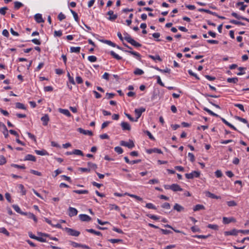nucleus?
Here are the masks:
<instances>
[{
	"label": "nucleus",
	"instance_id": "f257e3e1",
	"mask_svg": "<svg viewBox=\"0 0 249 249\" xmlns=\"http://www.w3.org/2000/svg\"><path fill=\"white\" fill-rule=\"evenodd\" d=\"M203 110H205V111H206L207 112H208L209 114L213 116H214V117H219L221 118V120L222 121V122L225 124H226L227 125L229 126L230 127H231V128L233 129V130H237V129L235 127H234L232 124H231L229 123L228 121H227L225 119L222 118V117H220L218 115H217V114L214 113L212 111H211L210 109H208V108L206 107H204L203 108Z\"/></svg>",
	"mask_w": 249,
	"mask_h": 249
},
{
	"label": "nucleus",
	"instance_id": "f03ea898",
	"mask_svg": "<svg viewBox=\"0 0 249 249\" xmlns=\"http://www.w3.org/2000/svg\"><path fill=\"white\" fill-rule=\"evenodd\" d=\"M125 40H126L128 43H130L132 45L135 47H140L142 45L136 41L134 39L132 38L130 35L126 34V36L124 37Z\"/></svg>",
	"mask_w": 249,
	"mask_h": 249
},
{
	"label": "nucleus",
	"instance_id": "7ed1b4c3",
	"mask_svg": "<svg viewBox=\"0 0 249 249\" xmlns=\"http://www.w3.org/2000/svg\"><path fill=\"white\" fill-rule=\"evenodd\" d=\"M64 230L70 235L71 236H76V237H77L80 234V232L79 231H76V230H74L72 229H71V228H65L64 229Z\"/></svg>",
	"mask_w": 249,
	"mask_h": 249
},
{
	"label": "nucleus",
	"instance_id": "20e7f679",
	"mask_svg": "<svg viewBox=\"0 0 249 249\" xmlns=\"http://www.w3.org/2000/svg\"><path fill=\"white\" fill-rule=\"evenodd\" d=\"M200 175V172L194 171L191 173H187L185 175V177L188 179H193L194 178H198Z\"/></svg>",
	"mask_w": 249,
	"mask_h": 249
},
{
	"label": "nucleus",
	"instance_id": "39448f33",
	"mask_svg": "<svg viewBox=\"0 0 249 249\" xmlns=\"http://www.w3.org/2000/svg\"><path fill=\"white\" fill-rule=\"evenodd\" d=\"M120 145L124 146H126L129 149H131L134 147L135 145L133 141L129 140V142H126L124 141L120 142Z\"/></svg>",
	"mask_w": 249,
	"mask_h": 249
},
{
	"label": "nucleus",
	"instance_id": "423d86ee",
	"mask_svg": "<svg viewBox=\"0 0 249 249\" xmlns=\"http://www.w3.org/2000/svg\"><path fill=\"white\" fill-rule=\"evenodd\" d=\"M239 233V230H236L235 229H233L230 231H224V234L225 236L228 235H237L238 233Z\"/></svg>",
	"mask_w": 249,
	"mask_h": 249
},
{
	"label": "nucleus",
	"instance_id": "0eeeda50",
	"mask_svg": "<svg viewBox=\"0 0 249 249\" xmlns=\"http://www.w3.org/2000/svg\"><path fill=\"white\" fill-rule=\"evenodd\" d=\"M145 111V109L143 107H141L140 108L135 109V113L137 115V117L136 119L138 121V119L141 117L142 112Z\"/></svg>",
	"mask_w": 249,
	"mask_h": 249
},
{
	"label": "nucleus",
	"instance_id": "6e6552de",
	"mask_svg": "<svg viewBox=\"0 0 249 249\" xmlns=\"http://www.w3.org/2000/svg\"><path fill=\"white\" fill-rule=\"evenodd\" d=\"M69 211V215L70 217H72L75 215H76L78 213L77 210L74 208L70 207L68 209Z\"/></svg>",
	"mask_w": 249,
	"mask_h": 249
},
{
	"label": "nucleus",
	"instance_id": "1a4fd4ad",
	"mask_svg": "<svg viewBox=\"0 0 249 249\" xmlns=\"http://www.w3.org/2000/svg\"><path fill=\"white\" fill-rule=\"evenodd\" d=\"M204 193L206 196L210 197L211 198L217 199L221 198V197L220 196H216L209 191H205Z\"/></svg>",
	"mask_w": 249,
	"mask_h": 249
},
{
	"label": "nucleus",
	"instance_id": "9d476101",
	"mask_svg": "<svg viewBox=\"0 0 249 249\" xmlns=\"http://www.w3.org/2000/svg\"><path fill=\"white\" fill-rule=\"evenodd\" d=\"M79 217L82 221H89L91 219L90 216L85 214H79Z\"/></svg>",
	"mask_w": 249,
	"mask_h": 249
},
{
	"label": "nucleus",
	"instance_id": "9b49d317",
	"mask_svg": "<svg viewBox=\"0 0 249 249\" xmlns=\"http://www.w3.org/2000/svg\"><path fill=\"white\" fill-rule=\"evenodd\" d=\"M77 130L80 133L86 135L92 136L93 135V133L92 132V131L89 130H86L82 128H78Z\"/></svg>",
	"mask_w": 249,
	"mask_h": 249
},
{
	"label": "nucleus",
	"instance_id": "f8f14e48",
	"mask_svg": "<svg viewBox=\"0 0 249 249\" xmlns=\"http://www.w3.org/2000/svg\"><path fill=\"white\" fill-rule=\"evenodd\" d=\"M121 125L123 130H128L129 131L131 129V127L129 124L125 122H122L121 124Z\"/></svg>",
	"mask_w": 249,
	"mask_h": 249
},
{
	"label": "nucleus",
	"instance_id": "ddd939ff",
	"mask_svg": "<svg viewBox=\"0 0 249 249\" xmlns=\"http://www.w3.org/2000/svg\"><path fill=\"white\" fill-rule=\"evenodd\" d=\"M49 120V117L48 114H45L41 118V120L43 122V125L45 126L48 124Z\"/></svg>",
	"mask_w": 249,
	"mask_h": 249
},
{
	"label": "nucleus",
	"instance_id": "4468645a",
	"mask_svg": "<svg viewBox=\"0 0 249 249\" xmlns=\"http://www.w3.org/2000/svg\"><path fill=\"white\" fill-rule=\"evenodd\" d=\"M171 190L174 192L182 191L183 189L177 184L171 185Z\"/></svg>",
	"mask_w": 249,
	"mask_h": 249
},
{
	"label": "nucleus",
	"instance_id": "2eb2a0df",
	"mask_svg": "<svg viewBox=\"0 0 249 249\" xmlns=\"http://www.w3.org/2000/svg\"><path fill=\"white\" fill-rule=\"evenodd\" d=\"M58 111L60 113H62L68 117H70L71 116V113L68 109L59 108H58Z\"/></svg>",
	"mask_w": 249,
	"mask_h": 249
},
{
	"label": "nucleus",
	"instance_id": "dca6fc26",
	"mask_svg": "<svg viewBox=\"0 0 249 249\" xmlns=\"http://www.w3.org/2000/svg\"><path fill=\"white\" fill-rule=\"evenodd\" d=\"M124 52L134 55L139 60H141V55L138 53L132 51H124Z\"/></svg>",
	"mask_w": 249,
	"mask_h": 249
},
{
	"label": "nucleus",
	"instance_id": "f3484780",
	"mask_svg": "<svg viewBox=\"0 0 249 249\" xmlns=\"http://www.w3.org/2000/svg\"><path fill=\"white\" fill-rule=\"evenodd\" d=\"M174 210H176L178 212H180L184 211V208L182 206L179 205L178 203H176L173 207Z\"/></svg>",
	"mask_w": 249,
	"mask_h": 249
},
{
	"label": "nucleus",
	"instance_id": "a211bd4d",
	"mask_svg": "<svg viewBox=\"0 0 249 249\" xmlns=\"http://www.w3.org/2000/svg\"><path fill=\"white\" fill-rule=\"evenodd\" d=\"M124 195H126V196H130L131 197L134 198L136 200L140 201H143V199H142V197H141L139 196H138L137 195H135L130 194L128 193H124Z\"/></svg>",
	"mask_w": 249,
	"mask_h": 249
},
{
	"label": "nucleus",
	"instance_id": "6ab92c4d",
	"mask_svg": "<svg viewBox=\"0 0 249 249\" xmlns=\"http://www.w3.org/2000/svg\"><path fill=\"white\" fill-rule=\"evenodd\" d=\"M237 19L234 20L232 19L230 20V22L231 23H233L236 25H245V24L241 21H240V19H238V18H236Z\"/></svg>",
	"mask_w": 249,
	"mask_h": 249
},
{
	"label": "nucleus",
	"instance_id": "aec40b11",
	"mask_svg": "<svg viewBox=\"0 0 249 249\" xmlns=\"http://www.w3.org/2000/svg\"><path fill=\"white\" fill-rule=\"evenodd\" d=\"M25 160H30L33 161H36V158L35 156L31 155V154H28L25 157Z\"/></svg>",
	"mask_w": 249,
	"mask_h": 249
},
{
	"label": "nucleus",
	"instance_id": "412c9836",
	"mask_svg": "<svg viewBox=\"0 0 249 249\" xmlns=\"http://www.w3.org/2000/svg\"><path fill=\"white\" fill-rule=\"evenodd\" d=\"M35 151V153L38 155L44 156V155H49V153L47 152V151H46L45 150H36Z\"/></svg>",
	"mask_w": 249,
	"mask_h": 249
},
{
	"label": "nucleus",
	"instance_id": "4be33fe9",
	"mask_svg": "<svg viewBox=\"0 0 249 249\" xmlns=\"http://www.w3.org/2000/svg\"><path fill=\"white\" fill-rule=\"evenodd\" d=\"M236 6L241 10H244L247 5L244 4L243 2H238L236 3Z\"/></svg>",
	"mask_w": 249,
	"mask_h": 249
},
{
	"label": "nucleus",
	"instance_id": "5701e85b",
	"mask_svg": "<svg viewBox=\"0 0 249 249\" xmlns=\"http://www.w3.org/2000/svg\"><path fill=\"white\" fill-rule=\"evenodd\" d=\"M205 207L204 205L201 204H197L193 208L194 211H197L201 210H204Z\"/></svg>",
	"mask_w": 249,
	"mask_h": 249
},
{
	"label": "nucleus",
	"instance_id": "b1692460",
	"mask_svg": "<svg viewBox=\"0 0 249 249\" xmlns=\"http://www.w3.org/2000/svg\"><path fill=\"white\" fill-rule=\"evenodd\" d=\"M27 217L30 219H33V220L35 222V223H37V219L36 217V215L33 213H28Z\"/></svg>",
	"mask_w": 249,
	"mask_h": 249
},
{
	"label": "nucleus",
	"instance_id": "393cba45",
	"mask_svg": "<svg viewBox=\"0 0 249 249\" xmlns=\"http://www.w3.org/2000/svg\"><path fill=\"white\" fill-rule=\"evenodd\" d=\"M81 48L80 47H71L70 48V51L71 53H79L80 52Z\"/></svg>",
	"mask_w": 249,
	"mask_h": 249
},
{
	"label": "nucleus",
	"instance_id": "a878e982",
	"mask_svg": "<svg viewBox=\"0 0 249 249\" xmlns=\"http://www.w3.org/2000/svg\"><path fill=\"white\" fill-rule=\"evenodd\" d=\"M234 221V219L231 218H228L227 217H224L223 218V222L224 224H229L232 221Z\"/></svg>",
	"mask_w": 249,
	"mask_h": 249
},
{
	"label": "nucleus",
	"instance_id": "bb28decb",
	"mask_svg": "<svg viewBox=\"0 0 249 249\" xmlns=\"http://www.w3.org/2000/svg\"><path fill=\"white\" fill-rule=\"evenodd\" d=\"M110 54L114 58H115L117 60H121L122 59V57L119 56L118 54H116L114 51H111L110 52Z\"/></svg>",
	"mask_w": 249,
	"mask_h": 249
},
{
	"label": "nucleus",
	"instance_id": "cd10ccee",
	"mask_svg": "<svg viewBox=\"0 0 249 249\" xmlns=\"http://www.w3.org/2000/svg\"><path fill=\"white\" fill-rule=\"evenodd\" d=\"M73 192L75 193L78 194H88L89 191L87 190H73Z\"/></svg>",
	"mask_w": 249,
	"mask_h": 249
},
{
	"label": "nucleus",
	"instance_id": "c85d7f7f",
	"mask_svg": "<svg viewBox=\"0 0 249 249\" xmlns=\"http://www.w3.org/2000/svg\"><path fill=\"white\" fill-rule=\"evenodd\" d=\"M149 57H150V58H151L152 59H153V60H158L159 61H162V59L160 57V55H156L155 56H154V55H149Z\"/></svg>",
	"mask_w": 249,
	"mask_h": 249
},
{
	"label": "nucleus",
	"instance_id": "c756f323",
	"mask_svg": "<svg viewBox=\"0 0 249 249\" xmlns=\"http://www.w3.org/2000/svg\"><path fill=\"white\" fill-rule=\"evenodd\" d=\"M238 81V79L237 77L228 78L227 82L229 83H236Z\"/></svg>",
	"mask_w": 249,
	"mask_h": 249
},
{
	"label": "nucleus",
	"instance_id": "7c9ffc66",
	"mask_svg": "<svg viewBox=\"0 0 249 249\" xmlns=\"http://www.w3.org/2000/svg\"><path fill=\"white\" fill-rule=\"evenodd\" d=\"M72 153H73L74 155H80V156H84L83 153L82 151L78 149H75L73 151H72Z\"/></svg>",
	"mask_w": 249,
	"mask_h": 249
},
{
	"label": "nucleus",
	"instance_id": "2f4dec72",
	"mask_svg": "<svg viewBox=\"0 0 249 249\" xmlns=\"http://www.w3.org/2000/svg\"><path fill=\"white\" fill-rule=\"evenodd\" d=\"M0 232L4 234L7 236L10 235V233L5 228H0Z\"/></svg>",
	"mask_w": 249,
	"mask_h": 249
},
{
	"label": "nucleus",
	"instance_id": "473e14b6",
	"mask_svg": "<svg viewBox=\"0 0 249 249\" xmlns=\"http://www.w3.org/2000/svg\"><path fill=\"white\" fill-rule=\"evenodd\" d=\"M16 107L18 108L24 109V110L26 109V107H25V106L23 104L20 103H18V102L16 104Z\"/></svg>",
	"mask_w": 249,
	"mask_h": 249
},
{
	"label": "nucleus",
	"instance_id": "72a5a7b5",
	"mask_svg": "<svg viewBox=\"0 0 249 249\" xmlns=\"http://www.w3.org/2000/svg\"><path fill=\"white\" fill-rule=\"evenodd\" d=\"M23 5V4L20 2L15 1L14 2V7L16 9H19L20 7H21Z\"/></svg>",
	"mask_w": 249,
	"mask_h": 249
},
{
	"label": "nucleus",
	"instance_id": "f704fd0d",
	"mask_svg": "<svg viewBox=\"0 0 249 249\" xmlns=\"http://www.w3.org/2000/svg\"><path fill=\"white\" fill-rule=\"evenodd\" d=\"M6 160L3 155H0V165H2L5 164Z\"/></svg>",
	"mask_w": 249,
	"mask_h": 249
},
{
	"label": "nucleus",
	"instance_id": "c9c22d12",
	"mask_svg": "<svg viewBox=\"0 0 249 249\" xmlns=\"http://www.w3.org/2000/svg\"><path fill=\"white\" fill-rule=\"evenodd\" d=\"M144 73L143 71L139 68H137L134 71L135 75H142Z\"/></svg>",
	"mask_w": 249,
	"mask_h": 249
},
{
	"label": "nucleus",
	"instance_id": "e433bc0d",
	"mask_svg": "<svg viewBox=\"0 0 249 249\" xmlns=\"http://www.w3.org/2000/svg\"><path fill=\"white\" fill-rule=\"evenodd\" d=\"M11 166L12 167H15V168H19V169H24L26 168L24 165H18V164H14V163L12 164L11 165Z\"/></svg>",
	"mask_w": 249,
	"mask_h": 249
},
{
	"label": "nucleus",
	"instance_id": "4c0bfd02",
	"mask_svg": "<svg viewBox=\"0 0 249 249\" xmlns=\"http://www.w3.org/2000/svg\"><path fill=\"white\" fill-rule=\"evenodd\" d=\"M145 207L147 208L148 209H154L156 210L157 208L155 205H154L152 203H147L145 205Z\"/></svg>",
	"mask_w": 249,
	"mask_h": 249
},
{
	"label": "nucleus",
	"instance_id": "58836bf2",
	"mask_svg": "<svg viewBox=\"0 0 249 249\" xmlns=\"http://www.w3.org/2000/svg\"><path fill=\"white\" fill-rule=\"evenodd\" d=\"M88 165L89 167L90 168H91V169H93L94 170H95L97 168V165L95 163H93L90 162H89L88 163Z\"/></svg>",
	"mask_w": 249,
	"mask_h": 249
},
{
	"label": "nucleus",
	"instance_id": "ea45409f",
	"mask_svg": "<svg viewBox=\"0 0 249 249\" xmlns=\"http://www.w3.org/2000/svg\"><path fill=\"white\" fill-rule=\"evenodd\" d=\"M207 227L208 228L214 230H217L218 228V225L216 224H209Z\"/></svg>",
	"mask_w": 249,
	"mask_h": 249
},
{
	"label": "nucleus",
	"instance_id": "a19ab883",
	"mask_svg": "<svg viewBox=\"0 0 249 249\" xmlns=\"http://www.w3.org/2000/svg\"><path fill=\"white\" fill-rule=\"evenodd\" d=\"M210 235H193V237L195 238H202V239H206L208 237H209Z\"/></svg>",
	"mask_w": 249,
	"mask_h": 249
},
{
	"label": "nucleus",
	"instance_id": "79ce46f5",
	"mask_svg": "<svg viewBox=\"0 0 249 249\" xmlns=\"http://www.w3.org/2000/svg\"><path fill=\"white\" fill-rule=\"evenodd\" d=\"M88 59L89 61L91 62H94L97 60V57L94 55H90L88 56Z\"/></svg>",
	"mask_w": 249,
	"mask_h": 249
},
{
	"label": "nucleus",
	"instance_id": "37998d69",
	"mask_svg": "<svg viewBox=\"0 0 249 249\" xmlns=\"http://www.w3.org/2000/svg\"><path fill=\"white\" fill-rule=\"evenodd\" d=\"M108 241L110 242L113 243V244L123 242L122 239H109Z\"/></svg>",
	"mask_w": 249,
	"mask_h": 249
},
{
	"label": "nucleus",
	"instance_id": "c03bdc74",
	"mask_svg": "<svg viewBox=\"0 0 249 249\" xmlns=\"http://www.w3.org/2000/svg\"><path fill=\"white\" fill-rule=\"evenodd\" d=\"M37 23H42L44 22V20L43 19L42 17H34Z\"/></svg>",
	"mask_w": 249,
	"mask_h": 249
},
{
	"label": "nucleus",
	"instance_id": "a18cd8bd",
	"mask_svg": "<svg viewBox=\"0 0 249 249\" xmlns=\"http://www.w3.org/2000/svg\"><path fill=\"white\" fill-rule=\"evenodd\" d=\"M103 42L112 47H116V44L110 40H105L103 41Z\"/></svg>",
	"mask_w": 249,
	"mask_h": 249
},
{
	"label": "nucleus",
	"instance_id": "49530a36",
	"mask_svg": "<svg viewBox=\"0 0 249 249\" xmlns=\"http://www.w3.org/2000/svg\"><path fill=\"white\" fill-rule=\"evenodd\" d=\"M114 150L116 152H117V153H118L119 154H122L123 152V149L121 147H119V146L115 147L114 148Z\"/></svg>",
	"mask_w": 249,
	"mask_h": 249
},
{
	"label": "nucleus",
	"instance_id": "de8ad7c7",
	"mask_svg": "<svg viewBox=\"0 0 249 249\" xmlns=\"http://www.w3.org/2000/svg\"><path fill=\"white\" fill-rule=\"evenodd\" d=\"M18 188L20 190L22 195H25L26 194V191L24 189V186L22 184H19Z\"/></svg>",
	"mask_w": 249,
	"mask_h": 249
},
{
	"label": "nucleus",
	"instance_id": "09e8293b",
	"mask_svg": "<svg viewBox=\"0 0 249 249\" xmlns=\"http://www.w3.org/2000/svg\"><path fill=\"white\" fill-rule=\"evenodd\" d=\"M144 133L146 134L148 137L149 138L152 140H155V138L153 136V135L151 134V133L148 130L144 131Z\"/></svg>",
	"mask_w": 249,
	"mask_h": 249
},
{
	"label": "nucleus",
	"instance_id": "8fccbe9b",
	"mask_svg": "<svg viewBox=\"0 0 249 249\" xmlns=\"http://www.w3.org/2000/svg\"><path fill=\"white\" fill-rule=\"evenodd\" d=\"M12 207L13 209L18 213H21V211L20 209V208L17 205H13Z\"/></svg>",
	"mask_w": 249,
	"mask_h": 249
},
{
	"label": "nucleus",
	"instance_id": "3c124183",
	"mask_svg": "<svg viewBox=\"0 0 249 249\" xmlns=\"http://www.w3.org/2000/svg\"><path fill=\"white\" fill-rule=\"evenodd\" d=\"M236 119L239 121H240V122L244 123V124H248V121L246 119H244V118H241L240 117H239V116H236L235 117Z\"/></svg>",
	"mask_w": 249,
	"mask_h": 249
},
{
	"label": "nucleus",
	"instance_id": "603ef678",
	"mask_svg": "<svg viewBox=\"0 0 249 249\" xmlns=\"http://www.w3.org/2000/svg\"><path fill=\"white\" fill-rule=\"evenodd\" d=\"M109 208L110 210L115 209L117 211L120 210L119 207L115 204H110Z\"/></svg>",
	"mask_w": 249,
	"mask_h": 249
},
{
	"label": "nucleus",
	"instance_id": "864d4df0",
	"mask_svg": "<svg viewBox=\"0 0 249 249\" xmlns=\"http://www.w3.org/2000/svg\"><path fill=\"white\" fill-rule=\"evenodd\" d=\"M161 207L166 209H170L171 206L169 203L165 202L161 205Z\"/></svg>",
	"mask_w": 249,
	"mask_h": 249
},
{
	"label": "nucleus",
	"instance_id": "5fc2aeb1",
	"mask_svg": "<svg viewBox=\"0 0 249 249\" xmlns=\"http://www.w3.org/2000/svg\"><path fill=\"white\" fill-rule=\"evenodd\" d=\"M8 9L6 7H4L0 8V14L4 15L6 14V11Z\"/></svg>",
	"mask_w": 249,
	"mask_h": 249
},
{
	"label": "nucleus",
	"instance_id": "6e6d98bb",
	"mask_svg": "<svg viewBox=\"0 0 249 249\" xmlns=\"http://www.w3.org/2000/svg\"><path fill=\"white\" fill-rule=\"evenodd\" d=\"M227 205L229 207H232V206H236L237 204H236V203L234 201L231 200V201H228L227 202Z\"/></svg>",
	"mask_w": 249,
	"mask_h": 249
},
{
	"label": "nucleus",
	"instance_id": "4d7b16f0",
	"mask_svg": "<svg viewBox=\"0 0 249 249\" xmlns=\"http://www.w3.org/2000/svg\"><path fill=\"white\" fill-rule=\"evenodd\" d=\"M156 78L157 79V83L160 85L161 87H164V84L161 81L160 76H157Z\"/></svg>",
	"mask_w": 249,
	"mask_h": 249
},
{
	"label": "nucleus",
	"instance_id": "13d9d810",
	"mask_svg": "<svg viewBox=\"0 0 249 249\" xmlns=\"http://www.w3.org/2000/svg\"><path fill=\"white\" fill-rule=\"evenodd\" d=\"M147 216L148 217H149L150 218H151L152 219H153V220H157L159 219V217L157 216L156 215H152V214H147Z\"/></svg>",
	"mask_w": 249,
	"mask_h": 249
},
{
	"label": "nucleus",
	"instance_id": "bf43d9fd",
	"mask_svg": "<svg viewBox=\"0 0 249 249\" xmlns=\"http://www.w3.org/2000/svg\"><path fill=\"white\" fill-rule=\"evenodd\" d=\"M188 73L191 76H194L196 79L199 80V77L197 76V75L193 72V71L191 70L188 71Z\"/></svg>",
	"mask_w": 249,
	"mask_h": 249
},
{
	"label": "nucleus",
	"instance_id": "052dcab7",
	"mask_svg": "<svg viewBox=\"0 0 249 249\" xmlns=\"http://www.w3.org/2000/svg\"><path fill=\"white\" fill-rule=\"evenodd\" d=\"M30 173L38 176H41V173L33 169L30 170Z\"/></svg>",
	"mask_w": 249,
	"mask_h": 249
},
{
	"label": "nucleus",
	"instance_id": "680f3d73",
	"mask_svg": "<svg viewBox=\"0 0 249 249\" xmlns=\"http://www.w3.org/2000/svg\"><path fill=\"white\" fill-rule=\"evenodd\" d=\"M215 175L217 178H220L223 175L222 172L219 170H217L215 172Z\"/></svg>",
	"mask_w": 249,
	"mask_h": 249
},
{
	"label": "nucleus",
	"instance_id": "e2e57ef3",
	"mask_svg": "<svg viewBox=\"0 0 249 249\" xmlns=\"http://www.w3.org/2000/svg\"><path fill=\"white\" fill-rule=\"evenodd\" d=\"M188 157L190 158V160L191 162H194L195 160V158L193 153H189Z\"/></svg>",
	"mask_w": 249,
	"mask_h": 249
},
{
	"label": "nucleus",
	"instance_id": "0e129e2a",
	"mask_svg": "<svg viewBox=\"0 0 249 249\" xmlns=\"http://www.w3.org/2000/svg\"><path fill=\"white\" fill-rule=\"evenodd\" d=\"M246 68H244V67H239L238 68V70L240 71V72H238L237 73V74L238 75H243L245 73V72H242V71L243 70H246Z\"/></svg>",
	"mask_w": 249,
	"mask_h": 249
},
{
	"label": "nucleus",
	"instance_id": "69168bd1",
	"mask_svg": "<svg viewBox=\"0 0 249 249\" xmlns=\"http://www.w3.org/2000/svg\"><path fill=\"white\" fill-rule=\"evenodd\" d=\"M234 106L238 107L242 111H245L244 106L242 104H236L234 105Z\"/></svg>",
	"mask_w": 249,
	"mask_h": 249
},
{
	"label": "nucleus",
	"instance_id": "338daca9",
	"mask_svg": "<svg viewBox=\"0 0 249 249\" xmlns=\"http://www.w3.org/2000/svg\"><path fill=\"white\" fill-rule=\"evenodd\" d=\"M62 35V32L59 30V31H55L54 32V36H61Z\"/></svg>",
	"mask_w": 249,
	"mask_h": 249
},
{
	"label": "nucleus",
	"instance_id": "774afa93",
	"mask_svg": "<svg viewBox=\"0 0 249 249\" xmlns=\"http://www.w3.org/2000/svg\"><path fill=\"white\" fill-rule=\"evenodd\" d=\"M110 122L109 121H106V122H104L102 124V126H101V128L102 129H104L105 128V127H107V125L110 124Z\"/></svg>",
	"mask_w": 249,
	"mask_h": 249
}]
</instances>
